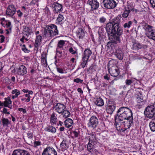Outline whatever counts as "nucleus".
<instances>
[{
    "mask_svg": "<svg viewBox=\"0 0 155 155\" xmlns=\"http://www.w3.org/2000/svg\"><path fill=\"white\" fill-rule=\"evenodd\" d=\"M133 81L131 79H127L125 81V83L126 85H130L133 83Z\"/></svg>",
    "mask_w": 155,
    "mask_h": 155,
    "instance_id": "nucleus-44",
    "label": "nucleus"
},
{
    "mask_svg": "<svg viewBox=\"0 0 155 155\" xmlns=\"http://www.w3.org/2000/svg\"><path fill=\"white\" fill-rule=\"evenodd\" d=\"M33 134L32 133L28 132L27 133V135L28 138L31 139L33 137Z\"/></svg>",
    "mask_w": 155,
    "mask_h": 155,
    "instance_id": "nucleus-56",
    "label": "nucleus"
},
{
    "mask_svg": "<svg viewBox=\"0 0 155 155\" xmlns=\"http://www.w3.org/2000/svg\"><path fill=\"white\" fill-rule=\"evenodd\" d=\"M73 123V120L71 118L67 119L64 122L65 126L67 128L70 127Z\"/></svg>",
    "mask_w": 155,
    "mask_h": 155,
    "instance_id": "nucleus-22",
    "label": "nucleus"
},
{
    "mask_svg": "<svg viewBox=\"0 0 155 155\" xmlns=\"http://www.w3.org/2000/svg\"><path fill=\"white\" fill-rule=\"evenodd\" d=\"M137 47L138 48V50L140 49L143 48L144 49H146L147 48L148 46L146 45H144L141 44L140 43H137Z\"/></svg>",
    "mask_w": 155,
    "mask_h": 155,
    "instance_id": "nucleus-39",
    "label": "nucleus"
},
{
    "mask_svg": "<svg viewBox=\"0 0 155 155\" xmlns=\"http://www.w3.org/2000/svg\"><path fill=\"white\" fill-rule=\"evenodd\" d=\"M130 13V7H128L127 8V9H126L124 11V13L122 15V16L124 18H126L128 16Z\"/></svg>",
    "mask_w": 155,
    "mask_h": 155,
    "instance_id": "nucleus-35",
    "label": "nucleus"
},
{
    "mask_svg": "<svg viewBox=\"0 0 155 155\" xmlns=\"http://www.w3.org/2000/svg\"><path fill=\"white\" fill-rule=\"evenodd\" d=\"M2 120L4 126H7L8 124H10V122L8 119L2 118Z\"/></svg>",
    "mask_w": 155,
    "mask_h": 155,
    "instance_id": "nucleus-36",
    "label": "nucleus"
},
{
    "mask_svg": "<svg viewBox=\"0 0 155 155\" xmlns=\"http://www.w3.org/2000/svg\"><path fill=\"white\" fill-rule=\"evenodd\" d=\"M42 37L41 35H38L36 38L35 42H40L41 41Z\"/></svg>",
    "mask_w": 155,
    "mask_h": 155,
    "instance_id": "nucleus-49",
    "label": "nucleus"
},
{
    "mask_svg": "<svg viewBox=\"0 0 155 155\" xmlns=\"http://www.w3.org/2000/svg\"><path fill=\"white\" fill-rule=\"evenodd\" d=\"M120 17L113 19L112 21L107 23L106 29L110 40L120 41V36L123 33V30L120 26Z\"/></svg>",
    "mask_w": 155,
    "mask_h": 155,
    "instance_id": "nucleus-1",
    "label": "nucleus"
},
{
    "mask_svg": "<svg viewBox=\"0 0 155 155\" xmlns=\"http://www.w3.org/2000/svg\"><path fill=\"white\" fill-rule=\"evenodd\" d=\"M64 18V17L62 15L59 14L57 18L56 22L59 24H62L63 23Z\"/></svg>",
    "mask_w": 155,
    "mask_h": 155,
    "instance_id": "nucleus-33",
    "label": "nucleus"
},
{
    "mask_svg": "<svg viewBox=\"0 0 155 155\" xmlns=\"http://www.w3.org/2000/svg\"><path fill=\"white\" fill-rule=\"evenodd\" d=\"M82 60L83 61L81 63V65L82 67L84 68L85 65L87 64L88 60H86V59L82 58Z\"/></svg>",
    "mask_w": 155,
    "mask_h": 155,
    "instance_id": "nucleus-43",
    "label": "nucleus"
},
{
    "mask_svg": "<svg viewBox=\"0 0 155 155\" xmlns=\"http://www.w3.org/2000/svg\"><path fill=\"white\" fill-rule=\"evenodd\" d=\"M18 110L20 111H22L23 114H25L26 113V111L25 109H23L22 108H19Z\"/></svg>",
    "mask_w": 155,
    "mask_h": 155,
    "instance_id": "nucleus-57",
    "label": "nucleus"
},
{
    "mask_svg": "<svg viewBox=\"0 0 155 155\" xmlns=\"http://www.w3.org/2000/svg\"><path fill=\"white\" fill-rule=\"evenodd\" d=\"M64 110V111L62 112V113H61V114L62 115L63 117L65 118L69 117L70 116V113L68 110L66 109V108Z\"/></svg>",
    "mask_w": 155,
    "mask_h": 155,
    "instance_id": "nucleus-30",
    "label": "nucleus"
},
{
    "mask_svg": "<svg viewBox=\"0 0 155 155\" xmlns=\"http://www.w3.org/2000/svg\"><path fill=\"white\" fill-rule=\"evenodd\" d=\"M149 38L155 41V32H152L150 34L147 35Z\"/></svg>",
    "mask_w": 155,
    "mask_h": 155,
    "instance_id": "nucleus-38",
    "label": "nucleus"
},
{
    "mask_svg": "<svg viewBox=\"0 0 155 155\" xmlns=\"http://www.w3.org/2000/svg\"><path fill=\"white\" fill-rule=\"evenodd\" d=\"M12 155H30L27 151L24 150H16L13 152Z\"/></svg>",
    "mask_w": 155,
    "mask_h": 155,
    "instance_id": "nucleus-15",
    "label": "nucleus"
},
{
    "mask_svg": "<svg viewBox=\"0 0 155 155\" xmlns=\"http://www.w3.org/2000/svg\"><path fill=\"white\" fill-rule=\"evenodd\" d=\"M149 126L152 131H155V119L152 120L150 122Z\"/></svg>",
    "mask_w": 155,
    "mask_h": 155,
    "instance_id": "nucleus-28",
    "label": "nucleus"
},
{
    "mask_svg": "<svg viewBox=\"0 0 155 155\" xmlns=\"http://www.w3.org/2000/svg\"><path fill=\"white\" fill-rule=\"evenodd\" d=\"M132 24V22L131 21H129L128 23H125L124 25V28H129L130 27Z\"/></svg>",
    "mask_w": 155,
    "mask_h": 155,
    "instance_id": "nucleus-42",
    "label": "nucleus"
},
{
    "mask_svg": "<svg viewBox=\"0 0 155 155\" xmlns=\"http://www.w3.org/2000/svg\"><path fill=\"white\" fill-rule=\"evenodd\" d=\"M46 130L48 132H51L52 133H54L56 131L55 128L52 126L48 127L46 128Z\"/></svg>",
    "mask_w": 155,
    "mask_h": 155,
    "instance_id": "nucleus-37",
    "label": "nucleus"
},
{
    "mask_svg": "<svg viewBox=\"0 0 155 155\" xmlns=\"http://www.w3.org/2000/svg\"><path fill=\"white\" fill-rule=\"evenodd\" d=\"M66 106L64 104L60 103H58L55 106V110L59 114L62 113L64 110L66 109Z\"/></svg>",
    "mask_w": 155,
    "mask_h": 155,
    "instance_id": "nucleus-9",
    "label": "nucleus"
},
{
    "mask_svg": "<svg viewBox=\"0 0 155 155\" xmlns=\"http://www.w3.org/2000/svg\"><path fill=\"white\" fill-rule=\"evenodd\" d=\"M17 72L19 75H23L27 73L26 68L24 66L21 65L17 70Z\"/></svg>",
    "mask_w": 155,
    "mask_h": 155,
    "instance_id": "nucleus-17",
    "label": "nucleus"
},
{
    "mask_svg": "<svg viewBox=\"0 0 155 155\" xmlns=\"http://www.w3.org/2000/svg\"><path fill=\"white\" fill-rule=\"evenodd\" d=\"M137 105L139 108L143 105L146 102V100L144 99L141 94L138 95L137 96Z\"/></svg>",
    "mask_w": 155,
    "mask_h": 155,
    "instance_id": "nucleus-12",
    "label": "nucleus"
},
{
    "mask_svg": "<svg viewBox=\"0 0 155 155\" xmlns=\"http://www.w3.org/2000/svg\"><path fill=\"white\" fill-rule=\"evenodd\" d=\"M52 7L54 8V11L56 13H58L60 11H62V5L57 2H54L52 5Z\"/></svg>",
    "mask_w": 155,
    "mask_h": 155,
    "instance_id": "nucleus-18",
    "label": "nucleus"
},
{
    "mask_svg": "<svg viewBox=\"0 0 155 155\" xmlns=\"http://www.w3.org/2000/svg\"><path fill=\"white\" fill-rule=\"evenodd\" d=\"M154 104H151L147 106L144 111L145 116L149 119L155 117V103Z\"/></svg>",
    "mask_w": 155,
    "mask_h": 155,
    "instance_id": "nucleus-3",
    "label": "nucleus"
},
{
    "mask_svg": "<svg viewBox=\"0 0 155 155\" xmlns=\"http://www.w3.org/2000/svg\"><path fill=\"white\" fill-rule=\"evenodd\" d=\"M49 28L50 30V34L51 35L53 36L58 34V31L57 29V26L53 24H51L49 25Z\"/></svg>",
    "mask_w": 155,
    "mask_h": 155,
    "instance_id": "nucleus-11",
    "label": "nucleus"
},
{
    "mask_svg": "<svg viewBox=\"0 0 155 155\" xmlns=\"http://www.w3.org/2000/svg\"><path fill=\"white\" fill-rule=\"evenodd\" d=\"M41 62L43 65L46 67L47 65V63L46 58H43L41 59Z\"/></svg>",
    "mask_w": 155,
    "mask_h": 155,
    "instance_id": "nucleus-45",
    "label": "nucleus"
},
{
    "mask_svg": "<svg viewBox=\"0 0 155 155\" xmlns=\"http://www.w3.org/2000/svg\"><path fill=\"white\" fill-rule=\"evenodd\" d=\"M88 3L89 5L91 6L92 10L97 9L99 6V4L97 0H89Z\"/></svg>",
    "mask_w": 155,
    "mask_h": 155,
    "instance_id": "nucleus-16",
    "label": "nucleus"
},
{
    "mask_svg": "<svg viewBox=\"0 0 155 155\" xmlns=\"http://www.w3.org/2000/svg\"><path fill=\"white\" fill-rule=\"evenodd\" d=\"M31 33H28V32H23V33L24 35H26L27 37H28L29 35H30Z\"/></svg>",
    "mask_w": 155,
    "mask_h": 155,
    "instance_id": "nucleus-62",
    "label": "nucleus"
},
{
    "mask_svg": "<svg viewBox=\"0 0 155 155\" xmlns=\"http://www.w3.org/2000/svg\"><path fill=\"white\" fill-rule=\"evenodd\" d=\"M117 116L115 118V122L123 121L124 119L133 116L131 110L126 107H120L117 112Z\"/></svg>",
    "mask_w": 155,
    "mask_h": 155,
    "instance_id": "nucleus-2",
    "label": "nucleus"
},
{
    "mask_svg": "<svg viewBox=\"0 0 155 155\" xmlns=\"http://www.w3.org/2000/svg\"><path fill=\"white\" fill-rule=\"evenodd\" d=\"M143 28L147 31L149 33L153 31L152 27L150 25H148L147 24H145L143 25Z\"/></svg>",
    "mask_w": 155,
    "mask_h": 155,
    "instance_id": "nucleus-26",
    "label": "nucleus"
},
{
    "mask_svg": "<svg viewBox=\"0 0 155 155\" xmlns=\"http://www.w3.org/2000/svg\"><path fill=\"white\" fill-rule=\"evenodd\" d=\"M115 108L116 104L114 102L112 101H109L107 108V112L108 114H111L114 110Z\"/></svg>",
    "mask_w": 155,
    "mask_h": 155,
    "instance_id": "nucleus-8",
    "label": "nucleus"
},
{
    "mask_svg": "<svg viewBox=\"0 0 155 155\" xmlns=\"http://www.w3.org/2000/svg\"><path fill=\"white\" fill-rule=\"evenodd\" d=\"M98 124V119L96 117L92 116L90 119L88 125L89 127L94 129L97 127Z\"/></svg>",
    "mask_w": 155,
    "mask_h": 155,
    "instance_id": "nucleus-6",
    "label": "nucleus"
},
{
    "mask_svg": "<svg viewBox=\"0 0 155 155\" xmlns=\"http://www.w3.org/2000/svg\"><path fill=\"white\" fill-rule=\"evenodd\" d=\"M99 143L96 141L89 142L87 146V150L90 153L94 154L95 153L98 152L97 149Z\"/></svg>",
    "mask_w": 155,
    "mask_h": 155,
    "instance_id": "nucleus-4",
    "label": "nucleus"
},
{
    "mask_svg": "<svg viewBox=\"0 0 155 155\" xmlns=\"http://www.w3.org/2000/svg\"><path fill=\"white\" fill-rule=\"evenodd\" d=\"M5 101H4V106L5 107H8V106L10 104H11L12 101L11 100L10 97H8L7 98H5Z\"/></svg>",
    "mask_w": 155,
    "mask_h": 155,
    "instance_id": "nucleus-32",
    "label": "nucleus"
},
{
    "mask_svg": "<svg viewBox=\"0 0 155 155\" xmlns=\"http://www.w3.org/2000/svg\"><path fill=\"white\" fill-rule=\"evenodd\" d=\"M15 8L14 5H12L8 6L6 12L7 15L12 17L15 13Z\"/></svg>",
    "mask_w": 155,
    "mask_h": 155,
    "instance_id": "nucleus-10",
    "label": "nucleus"
},
{
    "mask_svg": "<svg viewBox=\"0 0 155 155\" xmlns=\"http://www.w3.org/2000/svg\"><path fill=\"white\" fill-rule=\"evenodd\" d=\"M20 94V91H18V92H17L16 94H15V95H12V98L13 99H14L15 98L17 97Z\"/></svg>",
    "mask_w": 155,
    "mask_h": 155,
    "instance_id": "nucleus-53",
    "label": "nucleus"
},
{
    "mask_svg": "<svg viewBox=\"0 0 155 155\" xmlns=\"http://www.w3.org/2000/svg\"><path fill=\"white\" fill-rule=\"evenodd\" d=\"M110 74L112 76L116 77L118 76L120 73L119 71L116 67L108 69Z\"/></svg>",
    "mask_w": 155,
    "mask_h": 155,
    "instance_id": "nucleus-14",
    "label": "nucleus"
},
{
    "mask_svg": "<svg viewBox=\"0 0 155 155\" xmlns=\"http://www.w3.org/2000/svg\"><path fill=\"white\" fill-rule=\"evenodd\" d=\"M119 122L123 123L125 127L127 128H129L133 124V116L126 118L123 121H119Z\"/></svg>",
    "mask_w": 155,
    "mask_h": 155,
    "instance_id": "nucleus-7",
    "label": "nucleus"
},
{
    "mask_svg": "<svg viewBox=\"0 0 155 155\" xmlns=\"http://www.w3.org/2000/svg\"><path fill=\"white\" fill-rule=\"evenodd\" d=\"M69 51L72 54H75L76 53V51L73 50L72 48H70L69 50Z\"/></svg>",
    "mask_w": 155,
    "mask_h": 155,
    "instance_id": "nucleus-52",
    "label": "nucleus"
},
{
    "mask_svg": "<svg viewBox=\"0 0 155 155\" xmlns=\"http://www.w3.org/2000/svg\"><path fill=\"white\" fill-rule=\"evenodd\" d=\"M50 30L49 28V25H46V27L44 28V30L43 32V34L44 36L45 37H52L51 35V34H50Z\"/></svg>",
    "mask_w": 155,
    "mask_h": 155,
    "instance_id": "nucleus-23",
    "label": "nucleus"
},
{
    "mask_svg": "<svg viewBox=\"0 0 155 155\" xmlns=\"http://www.w3.org/2000/svg\"><path fill=\"white\" fill-rule=\"evenodd\" d=\"M95 140H96V138L94 134H92L89 137V142L95 141H94Z\"/></svg>",
    "mask_w": 155,
    "mask_h": 155,
    "instance_id": "nucleus-41",
    "label": "nucleus"
},
{
    "mask_svg": "<svg viewBox=\"0 0 155 155\" xmlns=\"http://www.w3.org/2000/svg\"><path fill=\"white\" fill-rule=\"evenodd\" d=\"M108 69L114 68V67H116V65L115 61L114 59L110 60L108 64Z\"/></svg>",
    "mask_w": 155,
    "mask_h": 155,
    "instance_id": "nucleus-27",
    "label": "nucleus"
},
{
    "mask_svg": "<svg viewBox=\"0 0 155 155\" xmlns=\"http://www.w3.org/2000/svg\"><path fill=\"white\" fill-rule=\"evenodd\" d=\"M111 41H109L107 43V46L108 48H112L113 46H114V44H116L117 42L120 43V41H116V40H110Z\"/></svg>",
    "mask_w": 155,
    "mask_h": 155,
    "instance_id": "nucleus-29",
    "label": "nucleus"
},
{
    "mask_svg": "<svg viewBox=\"0 0 155 155\" xmlns=\"http://www.w3.org/2000/svg\"><path fill=\"white\" fill-rule=\"evenodd\" d=\"M95 104L98 106H102L104 105L103 100L101 97L97 98L95 102Z\"/></svg>",
    "mask_w": 155,
    "mask_h": 155,
    "instance_id": "nucleus-24",
    "label": "nucleus"
},
{
    "mask_svg": "<svg viewBox=\"0 0 155 155\" xmlns=\"http://www.w3.org/2000/svg\"><path fill=\"white\" fill-rule=\"evenodd\" d=\"M44 154L48 155H57V153L54 149L52 147H47L44 151Z\"/></svg>",
    "mask_w": 155,
    "mask_h": 155,
    "instance_id": "nucleus-13",
    "label": "nucleus"
},
{
    "mask_svg": "<svg viewBox=\"0 0 155 155\" xmlns=\"http://www.w3.org/2000/svg\"><path fill=\"white\" fill-rule=\"evenodd\" d=\"M22 50L25 52L26 53H28L29 52V50H28L26 48L25 45H24L22 46Z\"/></svg>",
    "mask_w": 155,
    "mask_h": 155,
    "instance_id": "nucleus-47",
    "label": "nucleus"
},
{
    "mask_svg": "<svg viewBox=\"0 0 155 155\" xmlns=\"http://www.w3.org/2000/svg\"><path fill=\"white\" fill-rule=\"evenodd\" d=\"M67 141L65 140H64L60 144V147L63 149H67L68 146L67 144Z\"/></svg>",
    "mask_w": 155,
    "mask_h": 155,
    "instance_id": "nucleus-31",
    "label": "nucleus"
},
{
    "mask_svg": "<svg viewBox=\"0 0 155 155\" xmlns=\"http://www.w3.org/2000/svg\"><path fill=\"white\" fill-rule=\"evenodd\" d=\"M41 143L39 141H35L34 143V147H36L37 146L40 145Z\"/></svg>",
    "mask_w": 155,
    "mask_h": 155,
    "instance_id": "nucleus-50",
    "label": "nucleus"
},
{
    "mask_svg": "<svg viewBox=\"0 0 155 155\" xmlns=\"http://www.w3.org/2000/svg\"><path fill=\"white\" fill-rule=\"evenodd\" d=\"M92 54V52L91 50L89 49H86L84 51L83 58L86 60H88Z\"/></svg>",
    "mask_w": 155,
    "mask_h": 155,
    "instance_id": "nucleus-20",
    "label": "nucleus"
},
{
    "mask_svg": "<svg viewBox=\"0 0 155 155\" xmlns=\"http://www.w3.org/2000/svg\"><path fill=\"white\" fill-rule=\"evenodd\" d=\"M106 20V19L104 17L101 18L99 19V21L101 23H104Z\"/></svg>",
    "mask_w": 155,
    "mask_h": 155,
    "instance_id": "nucleus-54",
    "label": "nucleus"
},
{
    "mask_svg": "<svg viewBox=\"0 0 155 155\" xmlns=\"http://www.w3.org/2000/svg\"><path fill=\"white\" fill-rule=\"evenodd\" d=\"M3 112L4 113L6 114H9L10 113L9 112L7 111V109L6 108H4L3 109Z\"/></svg>",
    "mask_w": 155,
    "mask_h": 155,
    "instance_id": "nucleus-61",
    "label": "nucleus"
},
{
    "mask_svg": "<svg viewBox=\"0 0 155 155\" xmlns=\"http://www.w3.org/2000/svg\"><path fill=\"white\" fill-rule=\"evenodd\" d=\"M23 32H28V33H32L31 29L26 26H23Z\"/></svg>",
    "mask_w": 155,
    "mask_h": 155,
    "instance_id": "nucleus-40",
    "label": "nucleus"
},
{
    "mask_svg": "<svg viewBox=\"0 0 155 155\" xmlns=\"http://www.w3.org/2000/svg\"><path fill=\"white\" fill-rule=\"evenodd\" d=\"M104 78L105 79L107 80H109L110 79V78L108 77L107 74H106L105 76H104Z\"/></svg>",
    "mask_w": 155,
    "mask_h": 155,
    "instance_id": "nucleus-64",
    "label": "nucleus"
},
{
    "mask_svg": "<svg viewBox=\"0 0 155 155\" xmlns=\"http://www.w3.org/2000/svg\"><path fill=\"white\" fill-rule=\"evenodd\" d=\"M0 37L1 38L0 39L1 42L2 43L3 42H4V41L5 37L4 35H1L0 36Z\"/></svg>",
    "mask_w": 155,
    "mask_h": 155,
    "instance_id": "nucleus-58",
    "label": "nucleus"
},
{
    "mask_svg": "<svg viewBox=\"0 0 155 155\" xmlns=\"http://www.w3.org/2000/svg\"><path fill=\"white\" fill-rule=\"evenodd\" d=\"M65 44V41L63 40L59 41L57 45V47L56 50H62L63 49V46Z\"/></svg>",
    "mask_w": 155,
    "mask_h": 155,
    "instance_id": "nucleus-25",
    "label": "nucleus"
},
{
    "mask_svg": "<svg viewBox=\"0 0 155 155\" xmlns=\"http://www.w3.org/2000/svg\"><path fill=\"white\" fill-rule=\"evenodd\" d=\"M116 57L119 60H122L123 58L124 53L120 49L116 50L114 53Z\"/></svg>",
    "mask_w": 155,
    "mask_h": 155,
    "instance_id": "nucleus-19",
    "label": "nucleus"
},
{
    "mask_svg": "<svg viewBox=\"0 0 155 155\" xmlns=\"http://www.w3.org/2000/svg\"><path fill=\"white\" fill-rule=\"evenodd\" d=\"M57 71L59 73H63V70L62 68H57Z\"/></svg>",
    "mask_w": 155,
    "mask_h": 155,
    "instance_id": "nucleus-60",
    "label": "nucleus"
},
{
    "mask_svg": "<svg viewBox=\"0 0 155 155\" xmlns=\"http://www.w3.org/2000/svg\"><path fill=\"white\" fill-rule=\"evenodd\" d=\"M132 48L134 50H138L137 43H135L133 44Z\"/></svg>",
    "mask_w": 155,
    "mask_h": 155,
    "instance_id": "nucleus-51",
    "label": "nucleus"
},
{
    "mask_svg": "<svg viewBox=\"0 0 155 155\" xmlns=\"http://www.w3.org/2000/svg\"><path fill=\"white\" fill-rule=\"evenodd\" d=\"M150 2L153 8L155 7V0H150Z\"/></svg>",
    "mask_w": 155,
    "mask_h": 155,
    "instance_id": "nucleus-55",
    "label": "nucleus"
},
{
    "mask_svg": "<svg viewBox=\"0 0 155 155\" xmlns=\"http://www.w3.org/2000/svg\"><path fill=\"white\" fill-rule=\"evenodd\" d=\"M61 50H56V55L58 56L59 57H61L62 56L61 54L62 52L61 51H60Z\"/></svg>",
    "mask_w": 155,
    "mask_h": 155,
    "instance_id": "nucleus-46",
    "label": "nucleus"
},
{
    "mask_svg": "<svg viewBox=\"0 0 155 155\" xmlns=\"http://www.w3.org/2000/svg\"><path fill=\"white\" fill-rule=\"evenodd\" d=\"M57 121V118L55 116L54 113H53L51 115L50 118V122L53 124H55L56 122Z\"/></svg>",
    "mask_w": 155,
    "mask_h": 155,
    "instance_id": "nucleus-34",
    "label": "nucleus"
},
{
    "mask_svg": "<svg viewBox=\"0 0 155 155\" xmlns=\"http://www.w3.org/2000/svg\"><path fill=\"white\" fill-rule=\"evenodd\" d=\"M74 82H76L77 83H81L83 82V80H81L79 78H77L74 80Z\"/></svg>",
    "mask_w": 155,
    "mask_h": 155,
    "instance_id": "nucleus-48",
    "label": "nucleus"
},
{
    "mask_svg": "<svg viewBox=\"0 0 155 155\" xmlns=\"http://www.w3.org/2000/svg\"><path fill=\"white\" fill-rule=\"evenodd\" d=\"M73 134H74V135L75 137H78V136L79 133L76 131H74L73 132Z\"/></svg>",
    "mask_w": 155,
    "mask_h": 155,
    "instance_id": "nucleus-59",
    "label": "nucleus"
},
{
    "mask_svg": "<svg viewBox=\"0 0 155 155\" xmlns=\"http://www.w3.org/2000/svg\"><path fill=\"white\" fill-rule=\"evenodd\" d=\"M18 91H19L17 89H15L12 91V94H14L15 93L16 94L17 92H18Z\"/></svg>",
    "mask_w": 155,
    "mask_h": 155,
    "instance_id": "nucleus-63",
    "label": "nucleus"
},
{
    "mask_svg": "<svg viewBox=\"0 0 155 155\" xmlns=\"http://www.w3.org/2000/svg\"><path fill=\"white\" fill-rule=\"evenodd\" d=\"M77 36L79 38H82L85 35L84 30L82 28H79L77 31Z\"/></svg>",
    "mask_w": 155,
    "mask_h": 155,
    "instance_id": "nucleus-21",
    "label": "nucleus"
},
{
    "mask_svg": "<svg viewBox=\"0 0 155 155\" xmlns=\"http://www.w3.org/2000/svg\"><path fill=\"white\" fill-rule=\"evenodd\" d=\"M102 3L104 7L107 9L114 8L117 5V3L114 0H104Z\"/></svg>",
    "mask_w": 155,
    "mask_h": 155,
    "instance_id": "nucleus-5",
    "label": "nucleus"
}]
</instances>
